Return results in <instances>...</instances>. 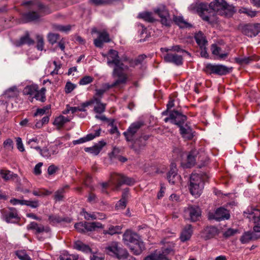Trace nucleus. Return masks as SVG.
<instances>
[{
    "label": "nucleus",
    "mask_w": 260,
    "mask_h": 260,
    "mask_svg": "<svg viewBox=\"0 0 260 260\" xmlns=\"http://www.w3.org/2000/svg\"><path fill=\"white\" fill-rule=\"evenodd\" d=\"M206 175L192 173L189 178V189L190 193L198 198L201 194L204 186Z\"/></svg>",
    "instance_id": "nucleus-5"
},
{
    "label": "nucleus",
    "mask_w": 260,
    "mask_h": 260,
    "mask_svg": "<svg viewBox=\"0 0 260 260\" xmlns=\"http://www.w3.org/2000/svg\"><path fill=\"white\" fill-rule=\"evenodd\" d=\"M143 125L144 122L142 121H137L131 124L127 130L123 133L126 140L127 141H133L136 138V133Z\"/></svg>",
    "instance_id": "nucleus-14"
},
{
    "label": "nucleus",
    "mask_w": 260,
    "mask_h": 260,
    "mask_svg": "<svg viewBox=\"0 0 260 260\" xmlns=\"http://www.w3.org/2000/svg\"><path fill=\"white\" fill-rule=\"evenodd\" d=\"M21 5L29 9L28 12L22 14L23 23L39 20L42 16L41 13L45 11V6L38 0H24Z\"/></svg>",
    "instance_id": "nucleus-2"
},
{
    "label": "nucleus",
    "mask_w": 260,
    "mask_h": 260,
    "mask_svg": "<svg viewBox=\"0 0 260 260\" xmlns=\"http://www.w3.org/2000/svg\"><path fill=\"white\" fill-rule=\"evenodd\" d=\"M99 34L98 38L94 39V45L99 48H102L103 46V43H108L110 41L109 35L106 31H96Z\"/></svg>",
    "instance_id": "nucleus-23"
},
{
    "label": "nucleus",
    "mask_w": 260,
    "mask_h": 260,
    "mask_svg": "<svg viewBox=\"0 0 260 260\" xmlns=\"http://www.w3.org/2000/svg\"><path fill=\"white\" fill-rule=\"evenodd\" d=\"M76 87V85L71 82H67L65 88L64 90L66 93H69L71 92Z\"/></svg>",
    "instance_id": "nucleus-61"
},
{
    "label": "nucleus",
    "mask_w": 260,
    "mask_h": 260,
    "mask_svg": "<svg viewBox=\"0 0 260 260\" xmlns=\"http://www.w3.org/2000/svg\"><path fill=\"white\" fill-rule=\"evenodd\" d=\"M18 94V91L16 87H12L5 91L4 95L7 98L16 97Z\"/></svg>",
    "instance_id": "nucleus-40"
},
{
    "label": "nucleus",
    "mask_w": 260,
    "mask_h": 260,
    "mask_svg": "<svg viewBox=\"0 0 260 260\" xmlns=\"http://www.w3.org/2000/svg\"><path fill=\"white\" fill-rule=\"evenodd\" d=\"M177 174L176 165L174 162H172L170 165V171L167 174V179L169 181L172 180V175H175Z\"/></svg>",
    "instance_id": "nucleus-46"
},
{
    "label": "nucleus",
    "mask_w": 260,
    "mask_h": 260,
    "mask_svg": "<svg viewBox=\"0 0 260 260\" xmlns=\"http://www.w3.org/2000/svg\"><path fill=\"white\" fill-rule=\"evenodd\" d=\"M37 42V48L38 50L42 51L44 49V38L42 35H38L36 36Z\"/></svg>",
    "instance_id": "nucleus-51"
},
{
    "label": "nucleus",
    "mask_w": 260,
    "mask_h": 260,
    "mask_svg": "<svg viewBox=\"0 0 260 260\" xmlns=\"http://www.w3.org/2000/svg\"><path fill=\"white\" fill-rule=\"evenodd\" d=\"M87 201L91 204H94L98 202V199L94 193L90 192L89 193Z\"/></svg>",
    "instance_id": "nucleus-62"
},
{
    "label": "nucleus",
    "mask_w": 260,
    "mask_h": 260,
    "mask_svg": "<svg viewBox=\"0 0 260 260\" xmlns=\"http://www.w3.org/2000/svg\"><path fill=\"white\" fill-rule=\"evenodd\" d=\"M160 51L162 53H164V52H168L169 51H176L177 52H183V53L184 52L188 55L190 54L187 51H186V50H185L184 49H182L181 48L180 46H179V45L173 46L171 47V48L170 49L167 48H161L160 49Z\"/></svg>",
    "instance_id": "nucleus-39"
},
{
    "label": "nucleus",
    "mask_w": 260,
    "mask_h": 260,
    "mask_svg": "<svg viewBox=\"0 0 260 260\" xmlns=\"http://www.w3.org/2000/svg\"><path fill=\"white\" fill-rule=\"evenodd\" d=\"M105 252L109 255L120 259L125 254V250L119 247L118 243L113 242L105 247Z\"/></svg>",
    "instance_id": "nucleus-12"
},
{
    "label": "nucleus",
    "mask_w": 260,
    "mask_h": 260,
    "mask_svg": "<svg viewBox=\"0 0 260 260\" xmlns=\"http://www.w3.org/2000/svg\"><path fill=\"white\" fill-rule=\"evenodd\" d=\"M173 246H165L161 250H156L154 251L156 255L157 260H169L167 255L173 251Z\"/></svg>",
    "instance_id": "nucleus-22"
},
{
    "label": "nucleus",
    "mask_w": 260,
    "mask_h": 260,
    "mask_svg": "<svg viewBox=\"0 0 260 260\" xmlns=\"http://www.w3.org/2000/svg\"><path fill=\"white\" fill-rule=\"evenodd\" d=\"M104 56L107 57V63L109 67H112L114 66L113 70L116 69L119 72L122 74H126L124 72V68L123 67V63L120 61L117 51L114 49H110L108 53L106 55H104Z\"/></svg>",
    "instance_id": "nucleus-7"
},
{
    "label": "nucleus",
    "mask_w": 260,
    "mask_h": 260,
    "mask_svg": "<svg viewBox=\"0 0 260 260\" xmlns=\"http://www.w3.org/2000/svg\"><path fill=\"white\" fill-rule=\"evenodd\" d=\"M190 11L198 13L204 21L209 22L211 11L225 17H231L236 12L235 7L224 0H214L209 5L205 3H196L189 8Z\"/></svg>",
    "instance_id": "nucleus-1"
},
{
    "label": "nucleus",
    "mask_w": 260,
    "mask_h": 260,
    "mask_svg": "<svg viewBox=\"0 0 260 260\" xmlns=\"http://www.w3.org/2000/svg\"><path fill=\"white\" fill-rule=\"evenodd\" d=\"M244 35L249 37H255L260 32V24H248L245 25L242 28Z\"/></svg>",
    "instance_id": "nucleus-17"
},
{
    "label": "nucleus",
    "mask_w": 260,
    "mask_h": 260,
    "mask_svg": "<svg viewBox=\"0 0 260 260\" xmlns=\"http://www.w3.org/2000/svg\"><path fill=\"white\" fill-rule=\"evenodd\" d=\"M187 119V117L179 112H172L170 117H167L164 119L165 122L170 121L172 124L177 125L180 128V133L182 137L187 140H191L193 137L192 129L186 125L184 127L183 124Z\"/></svg>",
    "instance_id": "nucleus-4"
},
{
    "label": "nucleus",
    "mask_w": 260,
    "mask_h": 260,
    "mask_svg": "<svg viewBox=\"0 0 260 260\" xmlns=\"http://www.w3.org/2000/svg\"><path fill=\"white\" fill-rule=\"evenodd\" d=\"M28 230H33L36 234L42 233H49L51 231L50 228L48 226H44L42 224H38L36 222H31L27 226Z\"/></svg>",
    "instance_id": "nucleus-20"
},
{
    "label": "nucleus",
    "mask_w": 260,
    "mask_h": 260,
    "mask_svg": "<svg viewBox=\"0 0 260 260\" xmlns=\"http://www.w3.org/2000/svg\"><path fill=\"white\" fill-rule=\"evenodd\" d=\"M82 215L84 216V218L87 220L96 219L98 216L95 212L89 213L84 210H83Z\"/></svg>",
    "instance_id": "nucleus-50"
},
{
    "label": "nucleus",
    "mask_w": 260,
    "mask_h": 260,
    "mask_svg": "<svg viewBox=\"0 0 260 260\" xmlns=\"http://www.w3.org/2000/svg\"><path fill=\"white\" fill-rule=\"evenodd\" d=\"M111 182L114 186L113 189L118 190L122 185H133L135 181L133 178L123 175L114 174L111 175Z\"/></svg>",
    "instance_id": "nucleus-9"
},
{
    "label": "nucleus",
    "mask_w": 260,
    "mask_h": 260,
    "mask_svg": "<svg viewBox=\"0 0 260 260\" xmlns=\"http://www.w3.org/2000/svg\"><path fill=\"white\" fill-rule=\"evenodd\" d=\"M74 248L77 250H80L86 253L91 252V249L88 245L84 244L79 241L75 242Z\"/></svg>",
    "instance_id": "nucleus-35"
},
{
    "label": "nucleus",
    "mask_w": 260,
    "mask_h": 260,
    "mask_svg": "<svg viewBox=\"0 0 260 260\" xmlns=\"http://www.w3.org/2000/svg\"><path fill=\"white\" fill-rule=\"evenodd\" d=\"M46 89L45 87H42L40 90L38 89L34 96V99L42 103L45 102L46 100Z\"/></svg>",
    "instance_id": "nucleus-34"
},
{
    "label": "nucleus",
    "mask_w": 260,
    "mask_h": 260,
    "mask_svg": "<svg viewBox=\"0 0 260 260\" xmlns=\"http://www.w3.org/2000/svg\"><path fill=\"white\" fill-rule=\"evenodd\" d=\"M70 121V119L66 117L60 115L56 117L54 121V124L59 128L61 127L66 123Z\"/></svg>",
    "instance_id": "nucleus-38"
},
{
    "label": "nucleus",
    "mask_w": 260,
    "mask_h": 260,
    "mask_svg": "<svg viewBox=\"0 0 260 260\" xmlns=\"http://www.w3.org/2000/svg\"><path fill=\"white\" fill-rule=\"evenodd\" d=\"M149 138V135H142L138 138H135L132 142L131 148L137 153H139L146 145V141Z\"/></svg>",
    "instance_id": "nucleus-16"
},
{
    "label": "nucleus",
    "mask_w": 260,
    "mask_h": 260,
    "mask_svg": "<svg viewBox=\"0 0 260 260\" xmlns=\"http://www.w3.org/2000/svg\"><path fill=\"white\" fill-rule=\"evenodd\" d=\"M197 153L195 150L191 151L187 155V162L185 164L186 168H191L196 163Z\"/></svg>",
    "instance_id": "nucleus-32"
},
{
    "label": "nucleus",
    "mask_w": 260,
    "mask_h": 260,
    "mask_svg": "<svg viewBox=\"0 0 260 260\" xmlns=\"http://www.w3.org/2000/svg\"><path fill=\"white\" fill-rule=\"evenodd\" d=\"M208 219L210 220H215L221 221L229 219L230 217L229 211L223 207L218 208L214 212H210L208 215Z\"/></svg>",
    "instance_id": "nucleus-13"
},
{
    "label": "nucleus",
    "mask_w": 260,
    "mask_h": 260,
    "mask_svg": "<svg viewBox=\"0 0 260 260\" xmlns=\"http://www.w3.org/2000/svg\"><path fill=\"white\" fill-rule=\"evenodd\" d=\"M0 177L5 180H9L12 178V173L9 170L6 169H1Z\"/></svg>",
    "instance_id": "nucleus-49"
},
{
    "label": "nucleus",
    "mask_w": 260,
    "mask_h": 260,
    "mask_svg": "<svg viewBox=\"0 0 260 260\" xmlns=\"http://www.w3.org/2000/svg\"><path fill=\"white\" fill-rule=\"evenodd\" d=\"M184 216L186 220L191 222H196L200 220L201 216V210L197 206H189L184 209Z\"/></svg>",
    "instance_id": "nucleus-11"
},
{
    "label": "nucleus",
    "mask_w": 260,
    "mask_h": 260,
    "mask_svg": "<svg viewBox=\"0 0 260 260\" xmlns=\"http://www.w3.org/2000/svg\"><path fill=\"white\" fill-rule=\"evenodd\" d=\"M39 140L37 137H34L32 138H27L26 143L29 145L30 148H32L34 145L38 144L39 143Z\"/></svg>",
    "instance_id": "nucleus-57"
},
{
    "label": "nucleus",
    "mask_w": 260,
    "mask_h": 260,
    "mask_svg": "<svg viewBox=\"0 0 260 260\" xmlns=\"http://www.w3.org/2000/svg\"><path fill=\"white\" fill-rule=\"evenodd\" d=\"M101 128H99L98 129L94 131V133H90L87 135L85 137L81 138L78 140H75L73 142L74 145L83 143L84 142L92 140L95 138L100 136L101 132Z\"/></svg>",
    "instance_id": "nucleus-26"
},
{
    "label": "nucleus",
    "mask_w": 260,
    "mask_h": 260,
    "mask_svg": "<svg viewBox=\"0 0 260 260\" xmlns=\"http://www.w3.org/2000/svg\"><path fill=\"white\" fill-rule=\"evenodd\" d=\"M193 234V229L191 224H186L182 229L180 233V239L181 242H185L191 238Z\"/></svg>",
    "instance_id": "nucleus-24"
},
{
    "label": "nucleus",
    "mask_w": 260,
    "mask_h": 260,
    "mask_svg": "<svg viewBox=\"0 0 260 260\" xmlns=\"http://www.w3.org/2000/svg\"><path fill=\"white\" fill-rule=\"evenodd\" d=\"M53 28L62 32H68L71 30V26L70 25H62L58 24L53 25Z\"/></svg>",
    "instance_id": "nucleus-52"
},
{
    "label": "nucleus",
    "mask_w": 260,
    "mask_h": 260,
    "mask_svg": "<svg viewBox=\"0 0 260 260\" xmlns=\"http://www.w3.org/2000/svg\"><path fill=\"white\" fill-rule=\"evenodd\" d=\"M51 191H50L44 188L39 189L38 190H34L32 191V194L34 196L37 197H44L46 196L51 194Z\"/></svg>",
    "instance_id": "nucleus-45"
},
{
    "label": "nucleus",
    "mask_w": 260,
    "mask_h": 260,
    "mask_svg": "<svg viewBox=\"0 0 260 260\" xmlns=\"http://www.w3.org/2000/svg\"><path fill=\"white\" fill-rule=\"evenodd\" d=\"M112 76L115 79L112 84L105 83L103 85V89L105 90V91L114 87L124 86L128 80V76L127 74H122L116 69L113 70Z\"/></svg>",
    "instance_id": "nucleus-6"
},
{
    "label": "nucleus",
    "mask_w": 260,
    "mask_h": 260,
    "mask_svg": "<svg viewBox=\"0 0 260 260\" xmlns=\"http://www.w3.org/2000/svg\"><path fill=\"white\" fill-rule=\"evenodd\" d=\"M238 12L240 14H245L251 18L255 17L257 14V11L245 7L240 8L238 10Z\"/></svg>",
    "instance_id": "nucleus-37"
},
{
    "label": "nucleus",
    "mask_w": 260,
    "mask_h": 260,
    "mask_svg": "<svg viewBox=\"0 0 260 260\" xmlns=\"http://www.w3.org/2000/svg\"><path fill=\"white\" fill-rule=\"evenodd\" d=\"M238 233H239L238 230L229 228L224 232L223 236L226 238H228L235 235Z\"/></svg>",
    "instance_id": "nucleus-58"
},
{
    "label": "nucleus",
    "mask_w": 260,
    "mask_h": 260,
    "mask_svg": "<svg viewBox=\"0 0 260 260\" xmlns=\"http://www.w3.org/2000/svg\"><path fill=\"white\" fill-rule=\"evenodd\" d=\"M235 60L236 63L240 65H243L249 63L251 60V59L249 57H236Z\"/></svg>",
    "instance_id": "nucleus-53"
},
{
    "label": "nucleus",
    "mask_w": 260,
    "mask_h": 260,
    "mask_svg": "<svg viewBox=\"0 0 260 260\" xmlns=\"http://www.w3.org/2000/svg\"><path fill=\"white\" fill-rule=\"evenodd\" d=\"M89 3L96 6L108 5L110 0H89Z\"/></svg>",
    "instance_id": "nucleus-54"
},
{
    "label": "nucleus",
    "mask_w": 260,
    "mask_h": 260,
    "mask_svg": "<svg viewBox=\"0 0 260 260\" xmlns=\"http://www.w3.org/2000/svg\"><path fill=\"white\" fill-rule=\"evenodd\" d=\"M93 80V78L90 76H85L82 78L79 81V84L85 85L91 83Z\"/></svg>",
    "instance_id": "nucleus-55"
},
{
    "label": "nucleus",
    "mask_w": 260,
    "mask_h": 260,
    "mask_svg": "<svg viewBox=\"0 0 260 260\" xmlns=\"http://www.w3.org/2000/svg\"><path fill=\"white\" fill-rule=\"evenodd\" d=\"M34 43V40L30 38L28 32L26 33L25 35L24 36L21 37L20 39L17 41L15 43L16 45L18 47L21 46L24 44H28L30 45Z\"/></svg>",
    "instance_id": "nucleus-30"
},
{
    "label": "nucleus",
    "mask_w": 260,
    "mask_h": 260,
    "mask_svg": "<svg viewBox=\"0 0 260 260\" xmlns=\"http://www.w3.org/2000/svg\"><path fill=\"white\" fill-rule=\"evenodd\" d=\"M84 225H85V232L94 231L96 229H103L104 228L103 225L99 222H85Z\"/></svg>",
    "instance_id": "nucleus-31"
},
{
    "label": "nucleus",
    "mask_w": 260,
    "mask_h": 260,
    "mask_svg": "<svg viewBox=\"0 0 260 260\" xmlns=\"http://www.w3.org/2000/svg\"><path fill=\"white\" fill-rule=\"evenodd\" d=\"M155 14H157L161 19V23L166 26H170L171 23V18L168 10L164 5H160L154 10Z\"/></svg>",
    "instance_id": "nucleus-15"
},
{
    "label": "nucleus",
    "mask_w": 260,
    "mask_h": 260,
    "mask_svg": "<svg viewBox=\"0 0 260 260\" xmlns=\"http://www.w3.org/2000/svg\"><path fill=\"white\" fill-rule=\"evenodd\" d=\"M64 219L56 214H51L48 216V221L50 224L54 225L63 221Z\"/></svg>",
    "instance_id": "nucleus-43"
},
{
    "label": "nucleus",
    "mask_w": 260,
    "mask_h": 260,
    "mask_svg": "<svg viewBox=\"0 0 260 260\" xmlns=\"http://www.w3.org/2000/svg\"><path fill=\"white\" fill-rule=\"evenodd\" d=\"M69 188L68 185H66L63 187L59 188L55 192L54 199L56 201H61L64 198V194L66 192V190Z\"/></svg>",
    "instance_id": "nucleus-33"
},
{
    "label": "nucleus",
    "mask_w": 260,
    "mask_h": 260,
    "mask_svg": "<svg viewBox=\"0 0 260 260\" xmlns=\"http://www.w3.org/2000/svg\"><path fill=\"white\" fill-rule=\"evenodd\" d=\"M121 230V228L120 226H110L108 230H104L103 231V234L104 235L109 234L113 235L114 234L120 233Z\"/></svg>",
    "instance_id": "nucleus-44"
},
{
    "label": "nucleus",
    "mask_w": 260,
    "mask_h": 260,
    "mask_svg": "<svg viewBox=\"0 0 260 260\" xmlns=\"http://www.w3.org/2000/svg\"><path fill=\"white\" fill-rule=\"evenodd\" d=\"M128 247L131 252L135 255L140 254L145 249L144 243L141 239H139L136 242L129 244Z\"/></svg>",
    "instance_id": "nucleus-25"
},
{
    "label": "nucleus",
    "mask_w": 260,
    "mask_h": 260,
    "mask_svg": "<svg viewBox=\"0 0 260 260\" xmlns=\"http://www.w3.org/2000/svg\"><path fill=\"white\" fill-rule=\"evenodd\" d=\"M38 89L39 87L38 85L32 84L26 86L24 88L22 92L23 94L28 95L29 101L31 102H32L34 100V96H35V93Z\"/></svg>",
    "instance_id": "nucleus-28"
},
{
    "label": "nucleus",
    "mask_w": 260,
    "mask_h": 260,
    "mask_svg": "<svg viewBox=\"0 0 260 260\" xmlns=\"http://www.w3.org/2000/svg\"><path fill=\"white\" fill-rule=\"evenodd\" d=\"M16 146L17 149L20 151V152H23L25 150L22 139L20 137H18L16 139Z\"/></svg>",
    "instance_id": "nucleus-63"
},
{
    "label": "nucleus",
    "mask_w": 260,
    "mask_h": 260,
    "mask_svg": "<svg viewBox=\"0 0 260 260\" xmlns=\"http://www.w3.org/2000/svg\"><path fill=\"white\" fill-rule=\"evenodd\" d=\"M15 254L20 260H31L30 256L27 254L25 250H17L16 251Z\"/></svg>",
    "instance_id": "nucleus-48"
},
{
    "label": "nucleus",
    "mask_w": 260,
    "mask_h": 260,
    "mask_svg": "<svg viewBox=\"0 0 260 260\" xmlns=\"http://www.w3.org/2000/svg\"><path fill=\"white\" fill-rule=\"evenodd\" d=\"M246 217L253 222V231L245 232L240 238L242 243H248L251 240L260 238V208L252 209L248 213L245 212Z\"/></svg>",
    "instance_id": "nucleus-3"
},
{
    "label": "nucleus",
    "mask_w": 260,
    "mask_h": 260,
    "mask_svg": "<svg viewBox=\"0 0 260 260\" xmlns=\"http://www.w3.org/2000/svg\"><path fill=\"white\" fill-rule=\"evenodd\" d=\"M3 145L6 149L11 150L13 148V142L12 139H7L4 142Z\"/></svg>",
    "instance_id": "nucleus-59"
},
{
    "label": "nucleus",
    "mask_w": 260,
    "mask_h": 260,
    "mask_svg": "<svg viewBox=\"0 0 260 260\" xmlns=\"http://www.w3.org/2000/svg\"><path fill=\"white\" fill-rule=\"evenodd\" d=\"M163 58L166 62L173 63L177 66L181 65L183 63L182 56L176 53L164 52Z\"/></svg>",
    "instance_id": "nucleus-18"
},
{
    "label": "nucleus",
    "mask_w": 260,
    "mask_h": 260,
    "mask_svg": "<svg viewBox=\"0 0 260 260\" xmlns=\"http://www.w3.org/2000/svg\"><path fill=\"white\" fill-rule=\"evenodd\" d=\"M204 71L208 74H215L219 76L225 75L232 71V68H229L223 64H214L208 63Z\"/></svg>",
    "instance_id": "nucleus-8"
},
{
    "label": "nucleus",
    "mask_w": 260,
    "mask_h": 260,
    "mask_svg": "<svg viewBox=\"0 0 260 260\" xmlns=\"http://www.w3.org/2000/svg\"><path fill=\"white\" fill-rule=\"evenodd\" d=\"M84 222H78L75 224V228L80 233H85V225Z\"/></svg>",
    "instance_id": "nucleus-60"
},
{
    "label": "nucleus",
    "mask_w": 260,
    "mask_h": 260,
    "mask_svg": "<svg viewBox=\"0 0 260 260\" xmlns=\"http://www.w3.org/2000/svg\"><path fill=\"white\" fill-rule=\"evenodd\" d=\"M218 234V229L214 226L206 227L201 233V237L205 240L213 238Z\"/></svg>",
    "instance_id": "nucleus-19"
},
{
    "label": "nucleus",
    "mask_w": 260,
    "mask_h": 260,
    "mask_svg": "<svg viewBox=\"0 0 260 260\" xmlns=\"http://www.w3.org/2000/svg\"><path fill=\"white\" fill-rule=\"evenodd\" d=\"M1 212L3 219L7 223L18 222L20 219L18 211L14 208L3 209Z\"/></svg>",
    "instance_id": "nucleus-10"
},
{
    "label": "nucleus",
    "mask_w": 260,
    "mask_h": 260,
    "mask_svg": "<svg viewBox=\"0 0 260 260\" xmlns=\"http://www.w3.org/2000/svg\"><path fill=\"white\" fill-rule=\"evenodd\" d=\"M106 144L107 143L105 141L102 140L99 141L93 146L86 147L84 150L86 152H90L95 155H97L101 152L103 148L106 146Z\"/></svg>",
    "instance_id": "nucleus-27"
},
{
    "label": "nucleus",
    "mask_w": 260,
    "mask_h": 260,
    "mask_svg": "<svg viewBox=\"0 0 260 260\" xmlns=\"http://www.w3.org/2000/svg\"><path fill=\"white\" fill-rule=\"evenodd\" d=\"M194 39L201 49L205 48V46H206L207 45V41L206 40L204 35L201 31H199L195 35Z\"/></svg>",
    "instance_id": "nucleus-29"
},
{
    "label": "nucleus",
    "mask_w": 260,
    "mask_h": 260,
    "mask_svg": "<svg viewBox=\"0 0 260 260\" xmlns=\"http://www.w3.org/2000/svg\"><path fill=\"white\" fill-rule=\"evenodd\" d=\"M174 106V100L172 98H170L169 101L167 105V109L162 112V115H168V117H170V114L172 112H179L178 111H176V110H173V111L170 110V109H171L172 108H173Z\"/></svg>",
    "instance_id": "nucleus-42"
},
{
    "label": "nucleus",
    "mask_w": 260,
    "mask_h": 260,
    "mask_svg": "<svg viewBox=\"0 0 260 260\" xmlns=\"http://www.w3.org/2000/svg\"><path fill=\"white\" fill-rule=\"evenodd\" d=\"M139 17L148 22H153L155 19L151 12H143L139 14Z\"/></svg>",
    "instance_id": "nucleus-41"
},
{
    "label": "nucleus",
    "mask_w": 260,
    "mask_h": 260,
    "mask_svg": "<svg viewBox=\"0 0 260 260\" xmlns=\"http://www.w3.org/2000/svg\"><path fill=\"white\" fill-rule=\"evenodd\" d=\"M106 104L104 103L97 105L94 106L93 110L96 113L101 114L105 112L106 110Z\"/></svg>",
    "instance_id": "nucleus-56"
},
{
    "label": "nucleus",
    "mask_w": 260,
    "mask_h": 260,
    "mask_svg": "<svg viewBox=\"0 0 260 260\" xmlns=\"http://www.w3.org/2000/svg\"><path fill=\"white\" fill-rule=\"evenodd\" d=\"M174 21L181 28H187L191 26V25L186 22L181 16H175Z\"/></svg>",
    "instance_id": "nucleus-36"
},
{
    "label": "nucleus",
    "mask_w": 260,
    "mask_h": 260,
    "mask_svg": "<svg viewBox=\"0 0 260 260\" xmlns=\"http://www.w3.org/2000/svg\"><path fill=\"white\" fill-rule=\"evenodd\" d=\"M123 61H126L129 64L130 67L134 68L139 65L138 63L136 61V58L132 59L125 57L123 58Z\"/></svg>",
    "instance_id": "nucleus-64"
},
{
    "label": "nucleus",
    "mask_w": 260,
    "mask_h": 260,
    "mask_svg": "<svg viewBox=\"0 0 260 260\" xmlns=\"http://www.w3.org/2000/svg\"><path fill=\"white\" fill-rule=\"evenodd\" d=\"M139 239H140V237L137 234L130 230H126L123 235L124 243L128 246L129 244L138 241Z\"/></svg>",
    "instance_id": "nucleus-21"
},
{
    "label": "nucleus",
    "mask_w": 260,
    "mask_h": 260,
    "mask_svg": "<svg viewBox=\"0 0 260 260\" xmlns=\"http://www.w3.org/2000/svg\"><path fill=\"white\" fill-rule=\"evenodd\" d=\"M47 39L49 43L53 45L60 40V36L57 34L49 33L47 36Z\"/></svg>",
    "instance_id": "nucleus-47"
}]
</instances>
